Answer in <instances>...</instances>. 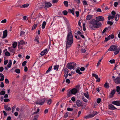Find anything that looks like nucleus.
I'll use <instances>...</instances> for the list:
<instances>
[{"label":"nucleus","mask_w":120,"mask_h":120,"mask_svg":"<svg viewBox=\"0 0 120 120\" xmlns=\"http://www.w3.org/2000/svg\"><path fill=\"white\" fill-rule=\"evenodd\" d=\"M8 62V60H4V64L5 65H6L7 64Z\"/></svg>","instance_id":"obj_60"},{"label":"nucleus","mask_w":120,"mask_h":120,"mask_svg":"<svg viewBox=\"0 0 120 120\" xmlns=\"http://www.w3.org/2000/svg\"><path fill=\"white\" fill-rule=\"evenodd\" d=\"M109 62L111 64H113L115 62V60L114 59L111 60H110Z\"/></svg>","instance_id":"obj_47"},{"label":"nucleus","mask_w":120,"mask_h":120,"mask_svg":"<svg viewBox=\"0 0 120 120\" xmlns=\"http://www.w3.org/2000/svg\"><path fill=\"white\" fill-rule=\"evenodd\" d=\"M112 103L118 106H120V101H112Z\"/></svg>","instance_id":"obj_11"},{"label":"nucleus","mask_w":120,"mask_h":120,"mask_svg":"<svg viewBox=\"0 0 120 120\" xmlns=\"http://www.w3.org/2000/svg\"><path fill=\"white\" fill-rule=\"evenodd\" d=\"M97 102L98 103H100L101 101V99L100 98H99L97 99Z\"/></svg>","instance_id":"obj_55"},{"label":"nucleus","mask_w":120,"mask_h":120,"mask_svg":"<svg viewBox=\"0 0 120 120\" xmlns=\"http://www.w3.org/2000/svg\"><path fill=\"white\" fill-rule=\"evenodd\" d=\"M10 55V53L8 51L6 52L5 53V55L6 56H9Z\"/></svg>","instance_id":"obj_37"},{"label":"nucleus","mask_w":120,"mask_h":120,"mask_svg":"<svg viewBox=\"0 0 120 120\" xmlns=\"http://www.w3.org/2000/svg\"><path fill=\"white\" fill-rule=\"evenodd\" d=\"M68 113H69L68 112H66V113H65L64 115V117L65 118H66V117H67L68 116Z\"/></svg>","instance_id":"obj_50"},{"label":"nucleus","mask_w":120,"mask_h":120,"mask_svg":"<svg viewBox=\"0 0 120 120\" xmlns=\"http://www.w3.org/2000/svg\"><path fill=\"white\" fill-rule=\"evenodd\" d=\"M70 91L71 92L72 94H74L77 93L78 90L74 88L72 89Z\"/></svg>","instance_id":"obj_13"},{"label":"nucleus","mask_w":120,"mask_h":120,"mask_svg":"<svg viewBox=\"0 0 120 120\" xmlns=\"http://www.w3.org/2000/svg\"><path fill=\"white\" fill-rule=\"evenodd\" d=\"M82 98L83 101L85 102H87L88 100L85 98V97L83 96H82L81 97Z\"/></svg>","instance_id":"obj_33"},{"label":"nucleus","mask_w":120,"mask_h":120,"mask_svg":"<svg viewBox=\"0 0 120 120\" xmlns=\"http://www.w3.org/2000/svg\"><path fill=\"white\" fill-rule=\"evenodd\" d=\"M5 92L4 91H1L0 93V94L1 95H4L5 94Z\"/></svg>","instance_id":"obj_51"},{"label":"nucleus","mask_w":120,"mask_h":120,"mask_svg":"<svg viewBox=\"0 0 120 120\" xmlns=\"http://www.w3.org/2000/svg\"><path fill=\"white\" fill-rule=\"evenodd\" d=\"M72 94H72L71 92L70 91L69 92L67 93V98H69L71 96Z\"/></svg>","instance_id":"obj_29"},{"label":"nucleus","mask_w":120,"mask_h":120,"mask_svg":"<svg viewBox=\"0 0 120 120\" xmlns=\"http://www.w3.org/2000/svg\"><path fill=\"white\" fill-rule=\"evenodd\" d=\"M7 22L6 20V19H4V20L1 21V22L2 23H5Z\"/></svg>","instance_id":"obj_64"},{"label":"nucleus","mask_w":120,"mask_h":120,"mask_svg":"<svg viewBox=\"0 0 120 120\" xmlns=\"http://www.w3.org/2000/svg\"><path fill=\"white\" fill-rule=\"evenodd\" d=\"M64 71H65V74H68L69 71L68 69L67 68H65L64 69Z\"/></svg>","instance_id":"obj_40"},{"label":"nucleus","mask_w":120,"mask_h":120,"mask_svg":"<svg viewBox=\"0 0 120 120\" xmlns=\"http://www.w3.org/2000/svg\"><path fill=\"white\" fill-rule=\"evenodd\" d=\"M68 11L70 13H71L73 15H74V12L73 10L69 9H68Z\"/></svg>","instance_id":"obj_36"},{"label":"nucleus","mask_w":120,"mask_h":120,"mask_svg":"<svg viewBox=\"0 0 120 120\" xmlns=\"http://www.w3.org/2000/svg\"><path fill=\"white\" fill-rule=\"evenodd\" d=\"M26 61H25L23 62L22 64V65L23 66H25L26 65Z\"/></svg>","instance_id":"obj_61"},{"label":"nucleus","mask_w":120,"mask_h":120,"mask_svg":"<svg viewBox=\"0 0 120 120\" xmlns=\"http://www.w3.org/2000/svg\"><path fill=\"white\" fill-rule=\"evenodd\" d=\"M116 49H117V47L116 46L112 45L108 49V51H114Z\"/></svg>","instance_id":"obj_6"},{"label":"nucleus","mask_w":120,"mask_h":120,"mask_svg":"<svg viewBox=\"0 0 120 120\" xmlns=\"http://www.w3.org/2000/svg\"><path fill=\"white\" fill-rule=\"evenodd\" d=\"M76 73L80 75H81L82 74V73L80 71V70L79 69L76 70Z\"/></svg>","instance_id":"obj_44"},{"label":"nucleus","mask_w":120,"mask_h":120,"mask_svg":"<svg viewBox=\"0 0 120 120\" xmlns=\"http://www.w3.org/2000/svg\"><path fill=\"white\" fill-rule=\"evenodd\" d=\"M104 20V17L101 16L96 17V20L92 19L89 22V26L91 30H94L95 28L100 27L101 24L100 21H103Z\"/></svg>","instance_id":"obj_1"},{"label":"nucleus","mask_w":120,"mask_h":120,"mask_svg":"<svg viewBox=\"0 0 120 120\" xmlns=\"http://www.w3.org/2000/svg\"><path fill=\"white\" fill-rule=\"evenodd\" d=\"M67 110L68 111H71L73 110V109L72 108H68L67 109Z\"/></svg>","instance_id":"obj_62"},{"label":"nucleus","mask_w":120,"mask_h":120,"mask_svg":"<svg viewBox=\"0 0 120 120\" xmlns=\"http://www.w3.org/2000/svg\"><path fill=\"white\" fill-rule=\"evenodd\" d=\"M109 109L111 110H113L117 109L115 107V106L111 104H109Z\"/></svg>","instance_id":"obj_9"},{"label":"nucleus","mask_w":120,"mask_h":120,"mask_svg":"<svg viewBox=\"0 0 120 120\" xmlns=\"http://www.w3.org/2000/svg\"><path fill=\"white\" fill-rule=\"evenodd\" d=\"M66 82L68 84H69L70 82V81L69 79H67L66 80Z\"/></svg>","instance_id":"obj_56"},{"label":"nucleus","mask_w":120,"mask_h":120,"mask_svg":"<svg viewBox=\"0 0 120 120\" xmlns=\"http://www.w3.org/2000/svg\"><path fill=\"white\" fill-rule=\"evenodd\" d=\"M47 104L48 105H50L51 104L52 102V100L51 99H50L47 100Z\"/></svg>","instance_id":"obj_38"},{"label":"nucleus","mask_w":120,"mask_h":120,"mask_svg":"<svg viewBox=\"0 0 120 120\" xmlns=\"http://www.w3.org/2000/svg\"><path fill=\"white\" fill-rule=\"evenodd\" d=\"M73 39L72 35L71 33L68 34L66 38V49H67L70 47L73 42Z\"/></svg>","instance_id":"obj_2"},{"label":"nucleus","mask_w":120,"mask_h":120,"mask_svg":"<svg viewBox=\"0 0 120 120\" xmlns=\"http://www.w3.org/2000/svg\"><path fill=\"white\" fill-rule=\"evenodd\" d=\"M5 82L6 84H9V81L7 79H5Z\"/></svg>","instance_id":"obj_58"},{"label":"nucleus","mask_w":120,"mask_h":120,"mask_svg":"<svg viewBox=\"0 0 120 120\" xmlns=\"http://www.w3.org/2000/svg\"><path fill=\"white\" fill-rule=\"evenodd\" d=\"M37 26V24H34L33 25V27H32V30H34V29H35L36 28V27Z\"/></svg>","instance_id":"obj_39"},{"label":"nucleus","mask_w":120,"mask_h":120,"mask_svg":"<svg viewBox=\"0 0 120 120\" xmlns=\"http://www.w3.org/2000/svg\"><path fill=\"white\" fill-rule=\"evenodd\" d=\"M76 64L74 62H71L67 64V67L68 69L74 70L76 68Z\"/></svg>","instance_id":"obj_3"},{"label":"nucleus","mask_w":120,"mask_h":120,"mask_svg":"<svg viewBox=\"0 0 120 120\" xmlns=\"http://www.w3.org/2000/svg\"><path fill=\"white\" fill-rule=\"evenodd\" d=\"M9 50L12 52L13 53V54H14L15 52V49H13L12 47H9L8 48Z\"/></svg>","instance_id":"obj_14"},{"label":"nucleus","mask_w":120,"mask_h":120,"mask_svg":"<svg viewBox=\"0 0 120 120\" xmlns=\"http://www.w3.org/2000/svg\"><path fill=\"white\" fill-rule=\"evenodd\" d=\"M109 40H110L109 38H108V36L107 38H105L104 41L105 42H107Z\"/></svg>","instance_id":"obj_57"},{"label":"nucleus","mask_w":120,"mask_h":120,"mask_svg":"<svg viewBox=\"0 0 120 120\" xmlns=\"http://www.w3.org/2000/svg\"><path fill=\"white\" fill-rule=\"evenodd\" d=\"M15 72L19 74L20 73V70L19 69H17L15 70Z\"/></svg>","instance_id":"obj_49"},{"label":"nucleus","mask_w":120,"mask_h":120,"mask_svg":"<svg viewBox=\"0 0 120 120\" xmlns=\"http://www.w3.org/2000/svg\"><path fill=\"white\" fill-rule=\"evenodd\" d=\"M116 92H119V91L120 90V87L119 86H116Z\"/></svg>","instance_id":"obj_54"},{"label":"nucleus","mask_w":120,"mask_h":120,"mask_svg":"<svg viewBox=\"0 0 120 120\" xmlns=\"http://www.w3.org/2000/svg\"><path fill=\"white\" fill-rule=\"evenodd\" d=\"M111 28V27L110 26H109L108 27H105L103 30L102 34H104L105 32L108 30H109V31H110Z\"/></svg>","instance_id":"obj_12"},{"label":"nucleus","mask_w":120,"mask_h":120,"mask_svg":"<svg viewBox=\"0 0 120 120\" xmlns=\"http://www.w3.org/2000/svg\"><path fill=\"white\" fill-rule=\"evenodd\" d=\"M85 70V68L83 67H82L80 68V70L81 71H83Z\"/></svg>","instance_id":"obj_63"},{"label":"nucleus","mask_w":120,"mask_h":120,"mask_svg":"<svg viewBox=\"0 0 120 120\" xmlns=\"http://www.w3.org/2000/svg\"><path fill=\"white\" fill-rule=\"evenodd\" d=\"M38 5L39 8H43L45 7V6L43 5L42 3H40Z\"/></svg>","instance_id":"obj_21"},{"label":"nucleus","mask_w":120,"mask_h":120,"mask_svg":"<svg viewBox=\"0 0 120 120\" xmlns=\"http://www.w3.org/2000/svg\"><path fill=\"white\" fill-rule=\"evenodd\" d=\"M107 23L109 25L111 26L112 25L113 23L112 22L110 21H109L107 22Z\"/></svg>","instance_id":"obj_41"},{"label":"nucleus","mask_w":120,"mask_h":120,"mask_svg":"<svg viewBox=\"0 0 120 120\" xmlns=\"http://www.w3.org/2000/svg\"><path fill=\"white\" fill-rule=\"evenodd\" d=\"M0 75H1V78L0 79V81H3L4 79V75L2 73H0Z\"/></svg>","instance_id":"obj_23"},{"label":"nucleus","mask_w":120,"mask_h":120,"mask_svg":"<svg viewBox=\"0 0 120 120\" xmlns=\"http://www.w3.org/2000/svg\"><path fill=\"white\" fill-rule=\"evenodd\" d=\"M8 34V31L7 30H5L3 31V35L2 37L3 38H4L7 37Z\"/></svg>","instance_id":"obj_10"},{"label":"nucleus","mask_w":120,"mask_h":120,"mask_svg":"<svg viewBox=\"0 0 120 120\" xmlns=\"http://www.w3.org/2000/svg\"><path fill=\"white\" fill-rule=\"evenodd\" d=\"M17 43L16 42H14L12 45L13 47V48H15L17 46Z\"/></svg>","instance_id":"obj_30"},{"label":"nucleus","mask_w":120,"mask_h":120,"mask_svg":"<svg viewBox=\"0 0 120 120\" xmlns=\"http://www.w3.org/2000/svg\"><path fill=\"white\" fill-rule=\"evenodd\" d=\"M116 84H120V76L117 77L116 78Z\"/></svg>","instance_id":"obj_17"},{"label":"nucleus","mask_w":120,"mask_h":120,"mask_svg":"<svg viewBox=\"0 0 120 120\" xmlns=\"http://www.w3.org/2000/svg\"><path fill=\"white\" fill-rule=\"evenodd\" d=\"M4 101L5 102H9L10 101V100L8 98H6L4 100Z\"/></svg>","instance_id":"obj_52"},{"label":"nucleus","mask_w":120,"mask_h":120,"mask_svg":"<svg viewBox=\"0 0 120 120\" xmlns=\"http://www.w3.org/2000/svg\"><path fill=\"white\" fill-rule=\"evenodd\" d=\"M63 13L64 15H66L67 14L68 12L66 11L65 10L63 11Z\"/></svg>","instance_id":"obj_53"},{"label":"nucleus","mask_w":120,"mask_h":120,"mask_svg":"<svg viewBox=\"0 0 120 120\" xmlns=\"http://www.w3.org/2000/svg\"><path fill=\"white\" fill-rule=\"evenodd\" d=\"M92 75L96 79H97L98 78V75L96 74H92Z\"/></svg>","instance_id":"obj_48"},{"label":"nucleus","mask_w":120,"mask_h":120,"mask_svg":"<svg viewBox=\"0 0 120 120\" xmlns=\"http://www.w3.org/2000/svg\"><path fill=\"white\" fill-rule=\"evenodd\" d=\"M64 5L66 7H68V2L67 1H65L64 2Z\"/></svg>","instance_id":"obj_34"},{"label":"nucleus","mask_w":120,"mask_h":120,"mask_svg":"<svg viewBox=\"0 0 120 120\" xmlns=\"http://www.w3.org/2000/svg\"><path fill=\"white\" fill-rule=\"evenodd\" d=\"M45 6L46 7L49 8L51 7L52 5V4L50 3L47 1H45L44 2Z\"/></svg>","instance_id":"obj_7"},{"label":"nucleus","mask_w":120,"mask_h":120,"mask_svg":"<svg viewBox=\"0 0 120 120\" xmlns=\"http://www.w3.org/2000/svg\"><path fill=\"white\" fill-rule=\"evenodd\" d=\"M52 68V66L49 67L48 70L45 73H47L49 72L51 70Z\"/></svg>","instance_id":"obj_46"},{"label":"nucleus","mask_w":120,"mask_h":120,"mask_svg":"<svg viewBox=\"0 0 120 120\" xmlns=\"http://www.w3.org/2000/svg\"><path fill=\"white\" fill-rule=\"evenodd\" d=\"M38 115H36L34 117L33 120H38Z\"/></svg>","instance_id":"obj_45"},{"label":"nucleus","mask_w":120,"mask_h":120,"mask_svg":"<svg viewBox=\"0 0 120 120\" xmlns=\"http://www.w3.org/2000/svg\"><path fill=\"white\" fill-rule=\"evenodd\" d=\"M18 44L21 45H24L25 44V41H24L22 40L18 42Z\"/></svg>","instance_id":"obj_22"},{"label":"nucleus","mask_w":120,"mask_h":120,"mask_svg":"<svg viewBox=\"0 0 120 120\" xmlns=\"http://www.w3.org/2000/svg\"><path fill=\"white\" fill-rule=\"evenodd\" d=\"M93 16L92 15H88L86 16V19L87 20H89L93 18Z\"/></svg>","instance_id":"obj_15"},{"label":"nucleus","mask_w":120,"mask_h":120,"mask_svg":"<svg viewBox=\"0 0 120 120\" xmlns=\"http://www.w3.org/2000/svg\"><path fill=\"white\" fill-rule=\"evenodd\" d=\"M68 34H69V33H71V35H72V34L71 33V29L70 27H68Z\"/></svg>","instance_id":"obj_42"},{"label":"nucleus","mask_w":120,"mask_h":120,"mask_svg":"<svg viewBox=\"0 0 120 120\" xmlns=\"http://www.w3.org/2000/svg\"><path fill=\"white\" fill-rule=\"evenodd\" d=\"M116 92V90H112L110 94L111 96H110V98H112L114 94Z\"/></svg>","instance_id":"obj_16"},{"label":"nucleus","mask_w":120,"mask_h":120,"mask_svg":"<svg viewBox=\"0 0 120 120\" xmlns=\"http://www.w3.org/2000/svg\"><path fill=\"white\" fill-rule=\"evenodd\" d=\"M98 112L96 111H94L91 114H90L87 116H85L84 118L85 119H87L89 118H91L93 117L95 115L97 114Z\"/></svg>","instance_id":"obj_4"},{"label":"nucleus","mask_w":120,"mask_h":120,"mask_svg":"<svg viewBox=\"0 0 120 120\" xmlns=\"http://www.w3.org/2000/svg\"><path fill=\"white\" fill-rule=\"evenodd\" d=\"M114 17L115 16L114 15L110 16L109 15L108 17V19L109 20H110L111 19H113Z\"/></svg>","instance_id":"obj_35"},{"label":"nucleus","mask_w":120,"mask_h":120,"mask_svg":"<svg viewBox=\"0 0 120 120\" xmlns=\"http://www.w3.org/2000/svg\"><path fill=\"white\" fill-rule=\"evenodd\" d=\"M83 94H84V95L86 98L88 99H89V95L88 93V92H86V93H84Z\"/></svg>","instance_id":"obj_27"},{"label":"nucleus","mask_w":120,"mask_h":120,"mask_svg":"<svg viewBox=\"0 0 120 120\" xmlns=\"http://www.w3.org/2000/svg\"><path fill=\"white\" fill-rule=\"evenodd\" d=\"M59 67V65H56L54 66V69L55 70H58Z\"/></svg>","instance_id":"obj_32"},{"label":"nucleus","mask_w":120,"mask_h":120,"mask_svg":"<svg viewBox=\"0 0 120 120\" xmlns=\"http://www.w3.org/2000/svg\"><path fill=\"white\" fill-rule=\"evenodd\" d=\"M76 104L78 107L82 106L83 105H82V102L80 100H78L76 101Z\"/></svg>","instance_id":"obj_8"},{"label":"nucleus","mask_w":120,"mask_h":120,"mask_svg":"<svg viewBox=\"0 0 120 120\" xmlns=\"http://www.w3.org/2000/svg\"><path fill=\"white\" fill-rule=\"evenodd\" d=\"M104 87L107 88H108L109 87V83L107 82H106L104 85Z\"/></svg>","instance_id":"obj_31"},{"label":"nucleus","mask_w":120,"mask_h":120,"mask_svg":"<svg viewBox=\"0 0 120 120\" xmlns=\"http://www.w3.org/2000/svg\"><path fill=\"white\" fill-rule=\"evenodd\" d=\"M108 36V38H109L110 39L111 38L113 39L114 38V35L113 34H111L109 35Z\"/></svg>","instance_id":"obj_43"},{"label":"nucleus","mask_w":120,"mask_h":120,"mask_svg":"<svg viewBox=\"0 0 120 120\" xmlns=\"http://www.w3.org/2000/svg\"><path fill=\"white\" fill-rule=\"evenodd\" d=\"M30 18L31 19H34L35 20L36 19V18L35 17V14H34V12L31 14Z\"/></svg>","instance_id":"obj_19"},{"label":"nucleus","mask_w":120,"mask_h":120,"mask_svg":"<svg viewBox=\"0 0 120 120\" xmlns=\"http://www.w3.org/2000/svg\"><path fill=\"white\" fill-rule=\"evenodd\" d=\"M45 101L44 99H42L37 100L35 103L36 104H39L41 105L43 104Z\"/></svg>","instance_id":"obj_5"},{"label":"nucleus","mask_w":120,"mask_h":120,"mask_svg":"<svg viewBox=\"0 0 120 120\" xmlns=\"http://www.w3.org/2000/svg\"><path fill=\"white\" fill-rule=\"evenodd\" d=\"M47 49H45L44 50L42 51L41 53V56L44 55L46 52Z\"/></svg>","instance_id":"obj_18"},{"label":"nucleus","mask_w":120,"mask_h":120,"mask_svg":"<svg viewBox=\"0 0 120 120\" xmlns=\"http://www.w3.org/2000/svg\"><path fill=\"white\" fill-rule=\"evenodd\" d=\"M5 110L7 111L10 110L11 109V108L10 107H8L7 105L5 106L4 108Z\"/></svg>","instance_id":"obj_24"},{"label":"nucleus","mask_w":120,"mask_h":120,"mask_svg":"<svg viewBox=\"0 0 120 120\" xmlns=\"http://www.w3.org/2000/svg\"><path fill=\"white\" fill-rule=\"evenodd\" d=\"M120 15L119 14H117L115 18V20L116 21H117L119 19Z\"/></svg>","instance_id":"obj_26"},{"label":"nucleus","mask_w":120,"mask_h":120,"mask_svg":"<svg viewBox=\"0 0 120 120\" xmlns=\"http://www.w3.org/2000/svg\"><path fill=\"white\" fill-rule=\"evenodd\" d=\"M29 4H24L22 6H21L20 7L21 8H22L23 7V8H26L29 6Z\"/></svg>","instance_id":"obj_28"},{"label":"nucleus","mask_w":120,"mask_h":120,"mask_svg":"<svg viewBox=\"0 0 120 120\" xmlns=\"http://www.w3.org/2000/svg\"><path fill=\"white\" fill-rule=\"evenodd\" d=\"M25 32H24L22 31H21L20 34V36H22L23 35H24L25 34Z\"/></svg>","instance_id":"obj_59"},{"label":"nucleus","mask_w":120,"mask_h":120,"mask_svg":"<svg viewBox=\"0 0 120 120\" xmlns=\"http://www.w3.org/2000/svg\"><path fill=\"white\" fill-rule=\"evenodd\" d=\"M120 50V48H118L116 49L115 51L114 52V54L115 55H116L118 54Z\"/></svg>","instance_id":"obj_20"},{"label":"nucleus","mask_w":120,"mask_h":120,"mask_svg":"<svg viewBox=\"0 0 120 120\" xmlns=\"http://www.w3.org/2000/svg\"><path fill=\"white\" fill-rule=\"evenodd\" d=\"M46 24V22L45 21H44L43 22L42 25V29H44L45 28V26Z\"/></svg>","instance_id":"obj_25"}]
</instances>
